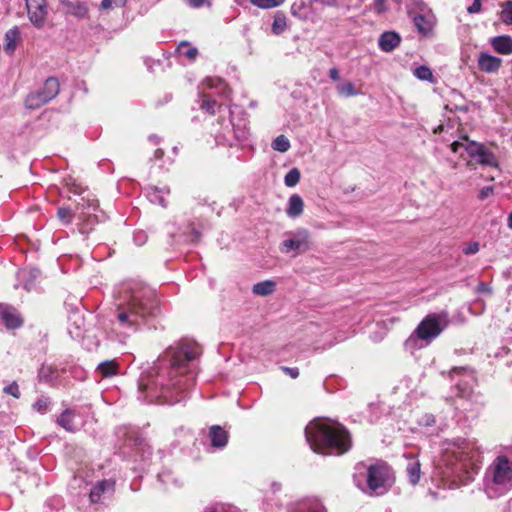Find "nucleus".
I'll list each match as a JSON object with an SVG mask.
<instances>
[{
    "mask_svg": "<svg viewBox=\"0 0 512 512\" xmlns=\"http://www.w3.org/2000/svg\"><path fill=\"white\" fill-rule=\"evenodd\" d=\"M476 291L479 292V293H488V294H491V288L489 287L488 284L484 283V282H480L478 285H477V288H476Z\"/></svg>",
    "mask_w": 512,
    "mask_h": 512,
    "instance_id": "obj_59",
    "label": "nucleus"
},
{
    "mask_svg": "<svg viewBox=\"0 0 512 512\" xmlns=\"http://www.w3.org/2000/svg\"><path fill=\"white\" fill-rule=\"evenodd\" d=\"M64 371V368L59 369L54 365L42 364L38 371V378L40 382L55 386L59 381L60 372Z\"/></svg>",
    "mask_w": 512,
    "mask_h": 512,
    "instance_id": "obj_21",
    "label": "nucleus"
},
{
    "mask_svg": "<svg viewBox=\"0 0 512 512\" xmlns=\"http://www.w3.org/2000/svg\"><path fill=\"white\" fill-rule=\"evenodd\" d=\"M281 369L284 371L286 375H288L292 379H296L299 376V369L297 367L283 366Z\"/></svg>",
    "mask_w": 512,
    "mask_h": 512,
    "instance_id": "obj_56",
    "label": "nucleus"
},
{
    "mask_svg": "<svg viewBox=\"0 0 512 512\" xmlns=\"http://www.w3.org/2000/svg\"><path fill=\"white\" fill-rule=\"evenodd\" d=\"M288 236L289 237L280 244V251L282 253L296 252L297 254H301L310 248V234L308 230L300 228L288 233Z\"/></svg>",
    "mask_w": 512,
    "mask_h": 512,
    "instance_id": "obj_15",
    "label": "nucleus"
},
{
    "mask_svg": "<svg viewBox=\"0 0 512 512\" xmlns=\"http://www.w3.org/2000/svg\"><path fill=\"white\" fill-rule=\"evenodd\" d=\"M176 50L180 56H185L190 61H194L198 55V49L190 46L187 41L180 42Z\"/></svg>",
    "mask_w": 512,
    "mask_h": 512,
    "instance_id": "obj_36",
    "label": "nucleus"
},
{
    "mask_svg": "<svg viewBox=\"0 0 512 512\" xmlns=\"http://www.w3.org/2000/svg\"><path fill=\"white\" fill-rule=\"evenodd\" d=\"M97 372L103 377H111L118 373V364L115 360L101 362L97 367Z\"/></svg>",
    "mask_w": 512,
    "mask_h": 512,
    "instance_id": "obj_34",
    "label": "nucleus"
},
{
    "mask_svg": "<svg viewBox=\"0 0 512 512\" xmlns=\"http://www.w3.org/2000/svg\"><path fill=\"white\" fill-rule=\"evenodd\" d=\"M466 144H463L458 141H454L450 148L452 152L458 153L460 149H464L468 155L476 159V161L481 165L491 166V167H498V161L493 152H491L485 145L475 142V141H469L467 138Z\"/></svg>",
    "mask_w": 512,
    "mask_h": 512,
    "instance_id": "obj_13",
    "label": "nucleus"
},
{
    "mask_svg": "<svg viewBox=\"0 0 512 512\" xmlns=\"http://www.w3.org/2000/svg\"><path fill=\"white\" fill-rule=\"evenodd\" d=\"M3 392L7 395H11L16 399L21 397V392L17 382L13 381L3 388Z\"/></svg>",
    "mask_w": 512,
    "mask_h": 512,
    "instance_id": "obj_49",
    "label": "nucleus"
},
{
    "mask_svg": "<svg viewBox=\"0 0 512 512\" xmlns=\"http://www.w3.org/2000/svg\"><path fill=\"white\" fill-rule=\"evenodd\" d=\"M306 8H307V5L305 4V2H303V1L295 2L291 6V13L294 16H297L301 19H306L307 15L305 12H303V10H305Z\"/></svg>",
    "mask_w": 512,
    "mask_h": 512,
    "instance_id": "obj_47",
    "label": "nucleus"
},
{
    "mask_svg": "<svg viewBox=\"0 0 512 512\" xmlns=\"http://www.w3.org/2000/svg\"><path fill=\"white\" fill-rule=\"evenodd\" d=\"M27 13L31 23L35 27L40 28L44 25L48 14L47 3L38 6H31V9H27Z\"/></svg>",
    "mask_w": 512,
    "mask_h": 512,
    "instance_id": "obj_25",
    "label": "nucleus"
},
{
    "mask_svg": "<svg viewBox=\"0 0 512 512\" xmlns=\"http://www.w3.org/2000/svg\"><path fill=\"white\" fill-rule=\"evenodd\" d=\"M276 283L272 280H265L253 285L252 291L256 295L267 296L274 292Z\"/></svg>",
    "mask_w": 512,
    "mask_h": 512,
    "instance_id": "obj_33",
    "label": "nucleus"
},
{
    "mask_svg": "<svg viewBox=\"0 0 512 512\" xmlns=\"http://www.w3.org/2000/svg\"><path fill=\"white\" fill-rule=\"evenodd\" d=\"M4 50L7 54H13L17 47V42L20 38V31L17 26L12 27L5 33Z\"/></svg>",
    "mask_w": 512,
    "mask_h": 512,
    "instance_id": "obj_29",
    "label": "nucleus"
},
{
    "mask_svg": "<svg viewBox=\"0 0 512 512\" xmlns=\"http://www.w3.org/2000/svg\"><path fill=\"white\" fill-rule=\"evenodd\" d=\"M409 17L412 19L419 34L429 37L432 35L435 25V17L431 11L426 12V6H423V11L415 13L412 10L408 11Z\"/></svg>",
    "mask_w": 512,
    "mask_h": 512,
    "instance_id": "obj_16",
    "label": "nucleus"
},
{
    "mask_svg": "<svg viewBox=\"0 0 512 512\" xmlns=\"http://www.w3.org/2000/svg\"><path fill=\"white\" fill-rule=\"evenodd\" d=\"M40 271L36 268L29 270H21L18 273V284L22 286L26 291H31L35 287V280L38 278Z\"/></svg>",
    "mask_w": 512,
    "mask_h": 512,
    "instance_id": "obj_24",
    "label": "nucleus"
},
{
    "mask_svg": "<svg viewBox=\"0 0 512 512\" xmlns=\"http://www.w3.org/2000/svg\"><path fill=\"white\" fill-rule=\"evenodd\" d=\"M490 44L492 48L499 54H512V37L509 35H499L491 38Z\"/></svg>",
    "mask_w": 512,
    "mask_h": 512,
    "instance_id": "obj_23",
    "label": "nucleus"
},
{
    "mask_svg": "<svg viewBox=\"0 0 512 512\" xmlns=\"http://www.w3.org/2000/svg\"><path fill=\"white\" fill-rule=\"evenodd\" d=\"M502 63L503 60L501 58L494 56L487 51L480 52L477 59L478 69L487 74L498 73Z\"/></svg>",
    "mask_w": 512,
    "mask_h": 512,
    "instance_id": "obj_18",
    "label": "nucleus"
},
{
    "mask_svg": "<svg viewBox=\"0 0 512 512\" xmlns=\"http://www.w3.org/2000/svg\"><path fill=\"white\" fill-rule=\"evenodd\" d=\"M305 438L310 448L318 454L342 455L351 448V436L339 422L316 418L305 427Z\"/></svg>",
    "mask_w": 512,
    "mask_h": 512,
    "instance_id": "obj_4",
    "label": "nucleus"
},
{
    "mask_svg": "<svg viewBox=\"0 0 512 512\" xmlns=\"http://www.w3.org/2000/svg\"><path fill=\"white\" fill-rule=\"evenodd\" d=\"M329 77L333 81H338L340 79L339 70L336 67H333L329 70Z\"/></svg>",
    "mask_w": 512,
    "mask_h": 512,
    "instance_id": "obj_60",
    "label": "nucleus"
},
{
    "mask_svg": "<svg viewBox=\"0 0 512 512\" xmlns=\"http://www.w3.org/2000/svg\"><path fill=\"white\" fill-rule=\"evenodd\" d=\"M287 512H327L325 506L317 498H301L287 506Z\"/></svg>",
    "mask_w": 512,
    "mask_h": 512,
    "instance_id": "obj_17",
    "label": "nucleus"
},
{
    "mask_svg": "<svg viewBox=\"0 0 512 512\" xmlns=\"http://www.w3.org/2000/svg\"><path fill=\"white\" fill-rule=\"evenodd\" d=\"M363 468L366 473L363 476L354 475L356 486L364 493L370 496H380L385 494L393 484L392 471L390 467L382 461Z\"/></svg>",
    "mask_w": 512,
    "mask_h": 512,
    "instance_id": "obj_7",
    "label": "nucleus"
},
{
    "mask_svg": "<svg viewBox=\"0 0 512 512\" xmlns=\"http://www.w3.org/2000/svg\"><path fill=\"white\" fill-rule=\"evenodd\" d=\"M500 8L499 20L506 25H512V1L501 3Z\"/></svg>",
    "mask_w": 512,
    "mask_h": 512,
    "instance_id": "obj_37",
    "label": "nucleus"
},
{
    "mask_svg": "<svg viewBox=\"0 0 512 512\" xmlns=\"http://www.w3.org/2000/svg\"><path fill=\"white\" fill-rule=\"evenodd\" d=\"M337 92L340 96L345 98L357 96L360 94V91L356 89L352 82H346L344 84L338 85Z\"/></svg>",
    "mask_w": 512,
    "mask_h": 512,
    "instance_id": "obj_39",
    "label": "nucleus"
},
{
    "mask_svg": "<svg viewBox=\"0 0 512 512\" xmlns=\"http://www.w3.org/2000/svg\"><path fill=\"white\" fill-rule=\"evenodd\" d=\"M50 404H51L50 399L48 397L42 396L34 402L33 409L41 414H44L47 412Z\"/></svg>",
    "mask_w": 512,
    "mask_h": 512,
    "instance_id": "obj_46",
    "label": "nucleus"
},
{
    "mask_svg": "<svg viewBox=\"0 0 512 512\" xmlns=\"http://www.w3.org/2000/svg\"><path fill=\"white\" fill-rule=\"evenodd\" d=\"M254 6L262 9H270L278 7L285 2V0H249Z\"/></svg>",
    "mask_w": 512,
    "mask_h": 512,
    "instance_id": "obj_45",
    "label": "nucleus"
},
{
    "mask_svg": "<svg viewBox=\"0 0 512 512\" xmlns=\"http://www.w3.org/2000/svg\"><path fill=\"white\" fill-rule=\"evenodd\" d=\"M114 299L117 309L111 332L119 343L143 329H156L160 307L153 288L138 280L125 281L115 288Z\"/></svg>",
    "mask_w": 512,
    "mask_h": 512,
    "instance_id": "obj_2",
    "label": "nucleus"
},
{
    "mask_svg": "<svg viewBox=\"0 0 512 512\" xmlns=\"http://www.w3.org/2000/svg\"><path fill=\"white\" fill-rule=\"evenodd\" d=\"M77 209L81 210L79 219L83 222L79 228L81 234H88L91 230L88 226L104 219V213L99 210V203L95 198L82 197L77 204Z\"/></svg>",
    "mask_w": 512,
    "mask_h": 512,
    "instance_id": "obj_14",
    "label": "nucleus"
},
{
    "mask_svg": "<svg viewBox=\"0 0 512 512\" xmlns=\"http://www.w3.org/2000/svg\"><path fill=\"white\" fill-rule=\"evenodd\" d=\"M3 323L9 329H16L22 325V320L18 315L6 308Z\"/></svg>",
    "mask_w": 512,
    "mask_h": 512,
    "instance_id": "obj_38",
    "label": "nucleus"
},
{
    "mask_svg": "<svg viewBox=\"0 0 512 512\" xmlns=\"http://www.w3.org/2000/svg\"><path fill=\"white\" fill-rule=\"evenodd\" d=\"M494 192V188L493 186H485L483 188H481V190L479 191V194H478V198L480 200H484L486 198H488L489 196H491Z\"/></svg>",
    "mask_w": 512,
    "mask_h": 512,
    "instance_id": "obj_55",
    "label": "nucleus"
},
{
    "mask_svg": "<svg viewBox=\"0 0 512 512\" xmlns=\"http://www.w3.org/2000/svg\"><path fill=\"white\" fill-rule=\"evenodd\" d=\"M512 488V462L506 456H498L486 472V489L501 495Z\"/></svg>",
    "mask_w": 512,
    "mask_h": 512,
    "instance_id": "obj_10",
    "label": "nucleus"
},
{
    "mask_svg": "<svg viewBox=\"0 0 512 512\" xmlns=\"http://www.w3.org/2000/svg\"><path fill=\"white\" fill-rule=\"evenodd\" d=\"M82 324H83V319L82 317L78 316L73 324H71L69 327H68V333L69 335L71 336V338L75 339V340H78L82 337Z\"/></svg>",
    "mask_w": 512,
    "mask_h": 512,
    "instance_id": "obj_41",
    "label": "nucleus"
},
{
    "mask_svg": "<svg viewBox=\"0 0 512 512\" xmlns=\"http://www.w3.org/2000/svg\"><path fill=\"white\" fill-rule=\"evenodd\" d=\"M304 210V201L298 194H292L288 199L286 214L289 218L295 219L299 217Z\"/></svg>",
    "mask_w": 512,
    "mask_h": 512,
    "instance_id": "obj_27",
    "label": "nucleus"
},
{
    "mask_svg": "<svg viewBox=\"0 0 512 512\" xmlns=\"http://www.w3.org/2000/svg\"><path fill=\"white\" fill-rule=\"evenodd\" d=\"M147 199L153 203L158 204L161 207H167V197L170 195V188L168 186H148L145 188Z\"/></svg>",
    "mask_w": 512,
    "mask_h": 512,
    "instance_id": "obj_20",
    "label": "nucleus"
},
{
    "mask_svg": "<svg viewBox=\"0 0 512 512\" xmlns=\"http://www.w3.org/2000/svg\"><path fill=\"white\" fill-rule=\"evenodd\" d=\"M63 12L67 15H72L77 19H86L88 17V6L86 2L75 1L71 2Z\"/></svg>",
    "mask_w": 512,
    "mask_h": 512,
    "instance_id": "obj_28",
    "label": "nucleus"
},
{
    "mask_svg": "<svg viewBox=\"0 0 512 512\" xmlns=\"http://www.w3.org/2000/svg\"><path fill=\"white\" fill-rule=\"evenodd\" d=\"M479 251L478 242H470L464 249L463 253L466 255L476 254Z\"/></svg>",
    "mask_w": 512,
    "mask_h": 512,
    "instance_id": "obj_53",
    "label": "nucleus"
},
{
    "mask_svg": "<svg viewBox=\"0 0 512 512\" xmlns=\"http://www.w3.org/2000/svg\"><path fill=\"white\" fill-rule=\"evenodd\" d=\"M186 3L193 9H199L204 5L211 6V2L209 0H186Z\"/></svg>",
    "mask_w": 512,
    "mask_h": 512,
    "instance_id": "obj_51",
    "label": "nucleus"
},
{
    "mask_svg": "<svg viewBox=\"0 0 512 512\" xmlns=\"http://www.w3.org/2000/svg\"><path fill=\"white\" fill-rule=\"evenodd\" d=\"M25 2L27 9H31V6H38L46 3L45 0H25Z\"/></svg>",
    "mask_w": 512,
    "mask_h": 512,
    "instance_id": "obj_61",
    "label": "nucleus"
},
{
    "mask_svg": "<svg viewBox=\"0 0 512 512\" xmlns=\"http://www.w3.org/2000/svg\"><path fill=\"white\" fill-rule=\"evenodd\" d=\"M310 5L321 4L323 6L335 7L337 6V0H309Z\"/></svg>",
    "mask_w": 512,
    "mask_h": 512,
    "instance_id": "obj_57",
    "label": "nucleus"
},
{
    "mask_svg": "<svg viewBox=\"0 0 512 512\" xmlns=\"http://www.w3.org/2000/svg\"><path fill=\"white\" fill-rule=\"evenodd\" d=\"M287 27V18L285 13L282 11H277L274 15V20L272 23L271 30L273 34L280 35L282 34Z\"/></svg>",
    "mask_w": 512,
    "mask_h": 512,
    "instance_id": "obj_35",
    "label": "nucleus"
},
{
    "mask_svg": "<svg viewBox=\"0 0 512 512\" xmlns=\"http://www.w3.org/2000/svg\"><path fill=\"white\" fill-rule=\"evenodd\" d=\"M271 146L275 151L285 153L290 148V141L285 135H279L273 140Z\"/></svg>",
    "mask_w": 512,
    "mask_h": 512,
    "instance_id": "obj_40",
    "label": "nucleus"
},
{
    "mask_svg": "<svg viewBox=\"0 0 512 512\" xmlns=\"http://www.w3.org/2000/svg\"><path fill=\"white\" fill-rule=\"evenodd\" d=\"M374 11L382 14L387 11L386 0H374Z\"/></svg>",
    "mask_w": 512,
    "mask_h": 512,
    "instance_id": "obj_54",
    "label": "nucleus"
},
{
    "mask_svg": "<svg viewBox=\"0 0 512 512\" xmlns=\"http://www.w3.org/2000/svg\"><path fill=\"white\" fill-rule=\"evenodd\" d=\"M208 437L210 444L215 449H223L228 443V432L219 425H213L209 428Z\"/></svg>",
    "mask_w": 512,
    "mask_h": 512,
    "instance_id": "obj_22",
    "label": "nucleus"
},
{
    "mask_svg": "<svg viewBox=\"0 0 512 512\" xmlns=\"http://www.w3.org/2000/svg\"><path fill=\"white\" fill-rule=\"evenodd\" d=\"M449 375L452 379H454L455 376H460V379L455 385V389L457 390L456 395L459 398L471 402V410H477L479 406L483 405L482 402L478 401V396L475 395L473 390L475 377L472 371L464 367H454L449 372Z\"/></svg>",
    "mask_w": 512,
    "mask_h": 512,
    "instance_id": "obj_11",
    "label": "nucleus"
},
{
    "mask_svg": "<svg viewBox=\"0 0 512 512\" xmlns=\"http://www.w3.org/2000/svg\"><path fill=\"white\" fill-rule=\"evenodd\" d=\"M447 325L445 316L427 315L404 342V349L413 354L416 350L427 347L437 338Z\"/></svg>",
    "mask_w": 512,
    "mask_h": 512,
    "instance_id": "obj_8",
    "label": "nucleus"
},
{
    "mask_svg": "<svg viewBox=\"0 0 512 512\" xmlns=\"http://www.w3.org/2000/svg\"><path fill=\"white\" fill-rule=\"evenodd\" d=\"M481 7H482L481 3L473 1L472 5H470L467 8V11L470 14H476V13H479L481 11Z\"/></svg>",
    "mask_w": 512,
    "mask_h": 512,
    "instance_id": "obj_58",
    "label": "nucleus"
},
{
    "mask_svg": "<svg viewBox=\"0 0 512 512\" xmlns=\"http://www.w3.org/2000/svg\"><path fill=\"white\" fill-rule=\"evenodd\" d=\"M57 216L65 225L70 224L72 221V212L69 207H60L57 211Z\"/></svg>",
    "mask_w": 512,
    "mask_h": 512,
    "instance_id": "obj_48",
    "label": "nucleus"
},
{
    "mask_svg": "<svg viewBox=\"0 0 512 512\" xmlns=\"http://www.w3.org/2000/svg\"><path fill=\"white\" fill-rule=\"evenodd\" d=\"M60 91V84L56 77H48L43 85L31 91L25 99V107L35 110L54 99Z\"/></svg>",
    "mask_w": 512,
    "mask_h": 512,
    "instance_id": "obj_12",
    "label": "nucleus"
},
{
    "mask_svg": "<svg viewBox=\"0 0 512 512\" xmlns=\"http://www.w3.org/2000/svg\"><path fill=\"white\" fill-rule=\"evenodd\" d=\"M414 75L419 80L429 81L433 80V73L428 66L421 65L414 70Z\"/></svg>",
    "mask_w": 512,
    "mask_h": 512,
    "instance_id": "obj_44",
    "label": "nucleus"
},
{
    "mask_svg": "<svg viewBox=\"0 0 512 512\" xmlns=\"http://www.w3.org/2000/svg\"><path fill=\"white\" fill-rule=\"evenodd\" d=\"M301 173L298 168H292L284 177V183L287 187H294L300 181Z\"/></svg>",
    "mask_w": 512,
    "mask_h": 512,
    "instance_id": "obj_42",
    "label": "nucleus"
},
{
    "mask_svg": "<svg viewBox=\"0 0 512 512\" xmlns=\"http://www.w3.org/2000/svg\"><path fill=\"white\" fill-rule=\"evenodd\" d=\"M281 489H282L281 483H279V482H272L271 483V491L273 493H277V492L281 491Z\"/></svg>",
    "mask_w": 512,
    "mask_h": 512,
    "instance_id": "obj_64",
    "label": "nucleus"
},
{
    "mask_svg": "<svg viewBox=\"0 0 512 512\" xmlns=\"http://www.w3.org/2000/svg\"><path fill=\"white\" fill-rule=\"evenodd\" d=\"M200 232L195 228L193 224H189L179 236L178 242L183 243H197L200 240Z\"/></svg>",
    "mask_w": 512,
    "mask_h": 512,
    "instance_id": "obj_32",
    "label": "nucleus"
},
{
    "mask_svg": "<svg viewBox=\"0 0 512 512\" xmlns=\"http://www.w3.org/2000/svg\"><path fill=\"white\" fill-rule=\"evenodd\" d=\"M401 43V36L394 30L384 31L378 38V47L385 53L394 51Z\"/></svg>",
    "mask_w": 512,
    "mask_h": 512,
    "instance_id": "obj_19",
    "label": "nucleus"
},
{
    "mask_svg": "<svg viewBox=\"0 0 512 512\" xmlns=\"http://www.w3.org/2000/svg\"><path fill=\"white\" fill-rule=\"evenodd\" d=\"M201 347L178 342L167 347L138 379L137 399L146 404L174 405L188 398L195 384Z\"/></svg>",
    "mask_w": 512,
    "mask_h": 512,
    "instance_id": "obj_1",
    "label": "nucleus"
},
{
    "mask_svg": "<svg viewBox=\"0 0 512 512\" xmlns=\"http://www.w3.org/2000/svg\"><path fill=\"white\" fill-rule=\"evenodd\" d=\"M116 437L119 455L130 462L131 470L141 476L150 465L151 447L134 428L129 426L118 427Z\"/></svg>",
    "mask_w": 512,
    "mask_h": 512,
    "instance_id": "obj_5",
    "label": "nucleus"
},
{
    "mask_svg": "<svg viewBox=\"0 0 512 512\" xmlns=\"http://www.w3.org/2000/svg\"><path fill=\"white\" fill-rule=\"evenodd\" d=\"M116 490L114 478H104L91 483L89 493L83 498L84 503L79 510L82 512H99L111 502Z\"/></svg>",
    "mask_w": 512,
    "mask_h": 512,
    "instance_id": "obj_9",
    "label": "nucleus"
},
{
    "mask_svg": "<svg viewBox=\"0 0 512 512\" xmlns=\"http://www.w3.org/2000/svg\"><path fill=\"white\" fill-rule=\"evenodd\" d=\"M52 504L55 505L56 507H58V510H60V508L63 507V502H62V499H60V498H54L47 502L48 506H50ZM57 512H60V511H57Z\"/></svg>",
    "mask_w": 512,
    "mask_h": 512,
    "instance_id": "obj_63",
    "label": "nucleus"
},
{
    "mask_svg": "<svg viewBox=\"0 0 512 512\" xmlns=\"http://www.w3.org/2000/svg\"><path fill=\"white\" fill-rule=\"evenodd\" d=\"M217 102L209 95L203 94L200 102V109L206 111L209 114L215 113Z\"/></svg>",
    "mask_w": 512,
    "mask_h": 512,
    "instance_id": "obj_43",
    "label": "nucleus"
},
{
    "mask_svg": "<svg viewBox=\"0 0 512 512\" xmlns=\"http://www.w3.org/2000/svg\"><path fill=\"white\" fill-rule=\"evenodd\" d=\"M113 4H114V0H102L99 5V9L100 10L110 9Z\"/></svg>",
    "mask_w": 512,
    "mask_h": 512,
    "instance_id": "obj_62",
    "label": "nucleus"
},
{
    "mask_svg": "<svg viewBox=\"0 0 512 512\" xmlns=\"http://www.w3.org/2000/svg\"><path fill=\"white\" fill-rule=\"evenodd\" d=\"M406 465V474L411 485L419 483L421 477V465L416 457H409Z\"/></svg>",
    "mask_w": 512,
    "mask_h": 512,
    "instance_id": "obj_26",
    "label": "nucleus"
},
{
    "mask_svg": "<svg viewBox=\"0 0 512 512\" xmlns=\"http://www.w3.org/2000/svg\"><path fill=\"white\" fill-rule=\"evenodd\" d=\"M480 465L481 451L475 440L462 437L445 440L433 480L438 487L455 489L473 481Z\"/></svg>",
    "mask_w": 512,
    "mask_h": 512,
    "instance_id": "obj_3",
    "label": "nucleus"
},
{
    "mask_svg": "<svg viewBox=\"0 0 512 512\" xmlns=\"http://www.w3.org/2000/svg\"><path fill=\"white\" fill-rule=\"evenodd\" d=\"M229 120H218L219 130L215 131L217 145L234 146L243 143L249 136L247 113L240 106L229 108Z\"/></svg>",
    "mask_w": 512,
    "mask_h": 512,
    "instance_id": "obj_6",
    "label": "nucleus"
},
{
    "mask_svg": "<svg viewBox=\"0 0 512 512\" xmlns=\"http://www.w3.org/2000/svg\"><path fill=\"white\" fill-rule=\"evenodd\" d=\"M75 412L72 409H65L57 418V424L64 428L66 431L73 432L76 427L74 425Z\"/></svg>",
    "mask_w": 512,
    "mask_h": 512,
    "instance_id": "obj_31",
    "label": "nucleus"
},
{
    "mask_svg": "<svg viewBox=\"0 0 512 512\" xmlns=\"http://www.w3.org/2000/svg\"><path fill=\"white\" fill-rule=\"evenodd\" d=\"M229 507L225 504H214L206 507L204 512H228Z\"/></svg>",
    "mask_w": 512,
    "mask_h": 512,
    "instance_id": "obj_52",
    "label": "nucleus"
},
{
    "mask_svg": "<svg viewBox=\"0 0 512 512\" xmlns=\"http://www.w3.org/2000/svg\"><path fill=\"white\" fill-rule=\"evenodd\" d=\"M148 239L147 233L143 230L135 231L133 234V241L137 246H142Z\"/></svg>",
    "mask_w": 512,
    "mask_h": 512,
    "instance_id": "obj_50",
    "label": "nucleus"
},
{
    "mask_svg": "<svg viewBox=\"0 0 512 512\" xmlns=\"http://www.w3.org/2000/svg\"><path fill=\"white\" fill-rule=\"evenodd\" d=\"M203 85L210 89L218 90V93L221 94L224 98L230 97L231 91L221 78L207 77L203 81Z\"/></svg>",
    "mask_w": 512,
    "mask_h": 512,
    "instance_id": "obj_30",
    "label": "nucleus"
}]
</instances>
